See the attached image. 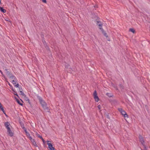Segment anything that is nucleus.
Listing matches in <instances>:
<instances>
[{
  "label": "nucleus",
  "mask_w": 150,
  "mask_h": 150,
  "mask_svg": "<svg viewBox=\"0 0 150 150\" xmlns=\"http://www.w3.org/2000/svg\"><path fill=\"white\" fill-rule=\"evenodd\" d=\"M37 97L39 100L40 104H41L44 109L47 110V112H49V108L47 106V105L45 101L43 100L42 98L41 97L37 96Z\"/></svg>",
  "instance_id": "nucleus-1"
},
{
  "label": "nucleus",
  "mask_w": 150,
  "mask_h": 150,
  "mask_svg": "<svg viewBox=\"0 0 150 150\" xmlns=\"http://www.w3.org/2000/svg\"><path fill=\"white\" fill-rule=\"evenodd\" d=\"M12 80V83L14 85V86L16 88L18 87L19 84L18 83H17V80L15 76L14 78H13L11 79Z\"/></svg>",
  "instance_id": "nucleus-2"
},
{
  "label": "nucleus",
  "mask_w": 150,
  "mask_h": 150,
  "mask_svg": "<svg viewBox=\"0 0 150 150\" xmlns=\"http://www.w3.org/2000/svg\"><path fill=\"white\" fill-rule=\"evenodd\" d=\"M6 73L7 75V76L10 78L11 79L13 78H14V76L11 73V72L9 71H8L7 69H5Z\"/></svg>",
  "instance_id": "nucleus-3"
},
{
  "label": "nucleus",
  "mask_w": 150,
  "mask_h": 150,
  "mask_svg": "<svg viewBox=\"0 0 150 150\" xmlns=\"http://www.w3.org/2000/svg\"><path fill=\"white\" fill-rule=\"evenodd\" d=\"M47 144L48 145V147L49 149V150H56L55 148L53 146L52 144L49 142H50V141H47Z\"/></svg>",
  "instance_id": "nucleus-4"
},
{
  "label": "nucleus",
  "mask_w": 150,
  "mask_h": 150,
  "mask_svg": "<svg viewBox=\"0 0 150 150\" xmlns=\"http://www.w3.org/2000/svg\"><path fill=\"white\" fill-rule=\"evenodd\" d=\"M93 96L94 97V98L95 100L98 102V101L99 100V99L98 97L97 96L96 91H95L93 93Z\"/></svg>",
  "instance_id": "nucleus-5"
},
{
  "label": "nucleus",
  "mask_w": 150,
  "mask_h": 150,
  "mask_svg": "<svg viewBox=\"0 0 150 150\" xmlns=\"http://www.w3.org/2000/svg\"><path fill=\"white\" fill-rule=\"evenodd\" d=\"M139 139L140 141L141 142L142 144L144 146V147L145 148H146L145 146H144V142L143 137H142L141 136L139 135Z\"/></svg>",
  "instance_id": "nucleus-6"
},
{
  "label": "nucleus",
  "mask_w": 150,
  "mask_h": 150,
  "mask_svg": "<svg viewBox=\"0 0 150 150\" xmlns=\"http://www.w3.org/2000/svg\"><path fill=\"white\" fill-rule=\"evenodd\" d=\"M7 132L8 133V134L11 137H12L13 135V133L11 130L10 128H8L7 129Z\"/></svg>",
  "instance_id": "nucleus-7"
},
{
  "label": "nucleus",
  "mask_w": 150,
  "mask_h": 150,
  "mask_svg": "<svg viewBox=\"0 0 150 150\" xmlns=\"http://www.w3.org/2000/svg\"><path fill=\"white\" fill-rule=\"evenodd\" d=\"M118 110L120 112V113H121L123 115L125 114V113H126L125 111L121 108H118Z\"/></svg>",
  "instance_id": "nucleus-8"
},
{
  "label": "nucleus",
  "mask_w": 150,
  "mask_h": 150,
  "mask_svg": "<svg viewBox=\"0 0 150 150\" xmlns=\"http://www.w3.org/2000/svg\"><path fill=\"white\" fill-rule=\"evenodd\" d=\"M4 125L7 129L8 128H10L9 127V125H10V123L8 122H5Z\"/></svg>",
  "instance_id": "nucleus-9"
},
{
  "label": "nucleus",
  "mask_w": 150,
  "mask_h": 150,
  "mask_svg": "<svg viewBox=\"0 0 150 150\" xmlns=\"http://www.w3.org/2000/svg\"><path fill=\"white\" fill-rule=\"evenodd\" d=\"M0 108L1 109V110L4 113L5 115L6 116H7L2 105L0 106Z\"/></svg>",
  "instance_id": "nucleus-10"
},
{
  "label": "nucleus",
  "mask_w": 150,
  "mask_h": 150,
  "mask_svg": "<svg viewBox=\"0 0 150 150\" xmlns=\"http://www.w3.org/2000/svg\"><path fill=\"white\" fill-rule=\"evenodd\" d=\"M0 11L3 13H5L6 12V10L4 9L3 7H0Z\"/></svg>",
  "instance_id": "nucleus-11"
},
{
  "label": "nucleus",
  "mask_w": 150,
  "mask_h": 150,
  "mask_svg": "<svg viewBox=\"0 0 150 150\" xmlns=\"http://www.w3.org/2000/svg\"><path fill=\"white\" fill-rule=\"evenodd\" d=\"M20 94L23 96L25 97L26 96L24 93L22 91H20Z\"/></svg>",
  "instance_id": "nucleus-12"
},
{
  "label": "nucleus",
  "mask_w": 150,
  "mask_h": 150,
  "mask_svg": "<svg viewBox=\"0 0 150 150\" xmlns=\"http://www.w3.org/2000/svg\"><path fill=\"white\" fill-rule=\"evenodd\" d=\"M20 94L23 96L25 97L26 96L24 93L22 91H20Z\"/></svg>",
  "instance_id": "nucleus-13"
},
{
  "label": "nucleus",
  "mask_w": 150,
  "mask_h": 150,
  "mask_svg": "<svg viewBox=\"0 0 150 150\" xmlns=\"http://www.w3.org/2000/svg\"><path fill=\"white\" fill-rule=\"evenodd\" d=\"M106 95L109 97H111L113 96L112 94L110 93H107Z\"/></svg>",
  "instance_id": "nucleus-14"
},
{
  "label": "nucleus",
  "mask_w": 150,
  "mask_h": 150,
  "mask_svg": "<svg viewBox=\"0 0 150 150\" xmlns=\"http://www.w3.org/2000/svg\"><path fill=\"white\" fill-rule=\"evenodd\" d=\"M16 101L18 104H19L20 105H22V106L23 105V104L22 103H21L20 100L18 99H16Z\"/></svg>",
  "instance_id": "nucleus-15"
},
{
  "label": "nucleus",
  "mask_w": 150,
  "mask_h": 150,
  "mask_svg": "<svg viewBox=\"0 0 150 150\" xmlns=\"http://www.w3.org/2000/svg\"><path fill=\"white\" fill-rule=\"evenodd\" d=\"M26 134V135L27 136V137L28 138H29V139H30V138H32V137L30 136V134L29 132L27 133Z\"/></svg>",
  "instance_id": "nucleus-16"
},
{
  "label": "nucleus",
  "mask_w": 150,
  "mask_h": 150,
  "mask_svg": "<svg viewBox=\"0 0 150 150\" xmlns=\"http://www.w3.org/2000/svg\"><path fill=\"white\" fill-rule=\"evenodd\" d=\"M129 31L134 33L135 32V30L133 28H130L129 29Z\"/></svg>",
  "instance_id": "nucleus-17"
},
{
  "label": "nucleus",
  "mask_w": 150,
  "mask_h": 150,
  "mask_svg": "<svg viewBox=\"0 0 150 150\" xmlns=\"http://www.w3.org/2000/svg\"><path fill=\"white\" fill-rule=\"evenodd\" d=\"M32 143L33 145L35 147H37L38 146L37 145L36 142L35 141L34 142H33Z\"/></svg>",
  "instance_id": "nucleus-18"
},
{
  "label": "nucleus",
  "mask_w": 150,
  "mask_h": 150,
  "mask_svg": "<svg viewBox=\"0 0 150 150\" xmlns=\"http://www.w3.org/2000/svg\"><path fill=\"white\" fill-rule=\"evenodd\" d=\"M12 90H13V92L15 93L14 94V95L18 97H19L18 96V94H17V92L16 91H15L13 89Z\"/></svg>",
  "instance_id": "nucleus-19"
},
{
  "label": "nucleus",
  "mask_w": 150,
  "mask_h": 150,
  "mask_svg": "<svg viewBox=\"0 0 150 150\" xmlns=\"http://www.w3.org/2000/svg\"><path fill=\"white\" fill-rule=\"evenodd\" d=\"M123 115L124 117L127 118H128V115L126 113H125V114Z\"/></svg>",
  "instance_id": "nucleus-20"
},
{
  "label": "nucleus",
  "mask_w": 150,
  "mask_h": 150,
  "mask_svg": "<svg viewBox=\"0 0 150 150\" xmlns=\"http://www.w3.org/2000/svg\"><path fill=\"white\" fill-rule=\"evenodd\" d=\"M30 140V141H31V142L33 143V142H34L35 140L34 139H33L32 137L31 138H30V139H29Z\"/></svg>",
  "instance_id": "nucleus-21"
},
{
  "label": "nucleus",
  "mask_w": 150,
  "mask_h": 150,
  "mask_svg": "<svg viewBox=\"0 0 150 150\" xmlns=\"http://www.w3.org/2000/svg\"><path fill=\"white\" fill-rule=\"evenodd\" d=\"M37 136L39 138H40V139H41L42 138V136H40V135L37 134Z\"/></svg>",
  "instance_id": "nucleus-22"
},
{
  "label": "nucleus",
  "mask_w": 150,
  "mask_h": 150,
  "mask_svg": "<svg viewBox=\"0 0 150 150\" xmlns=\"http://www.w3.org/2000/svg\"><path fill=\"white\" fill-rule=\"evenodd\" d=\"M18 88L19 90V92L20 91H22V89L21 86H18Z\"/></svg>",
  "instance_id": "nucleus-23"
},
{
  "label": "nucleus",
  "mask_w": 150,
  "mask_h": 150,
  "mask_svg": "<svg viewBox=\"0 0 150 150\" xmlns=\"http://www.w3.org/2000/svg\"><path fill=\"white\" fill-rule=\"evenodd\" d=\"M0 72L1 73V74L2 75V76L3 77H4V75L3 74V73L2 71L1 70H0Z\"/></svg>",
  "instance_id": "nucleus-24"
},
{
  "label": "nucleus",
  "mask_w": 150,
  "mask_h": 150,
  "mask_svg": "<svg viewBox=\"0 0 150 150\" xmlns=\"http://www.w3.org/2000/svg\"><path fill=\"white\" fill-rule=\"evenodd\" d=\"M23 128H25V129H24V131H25V133L26 134H27V133H28V132L27 131V130L24 127H23Z\"/></svg>",
  "instance_id": "nucleus-25"
},
{
  "label": "nucleus",
  "mask_w": 150,
  "mask_h": 150,
  "mask_svg": "<svg viewBox=\"0 0 150 150\" xmlns=\"http://www.w3.org/2000/svg\"><path fill=\"white\" fill-rule=\"evenodd\" d=\"M42 2L45 3H47L46 0H42Z\"/></svg>",
  "instance_id": "nucleus-26"
},
{
  "label": "nucleus",
  "mask_w": 150,
  "mask_h": 150,
  "mask_svg": "<svg viewBox=\"0 0 150 150\" xmlns=\"http://www.w3.org/2000/svg\"><path fill=\"white\" fill-rule=\"evenodd\" d=\"M98 108L99 110H100L101 108V106L100 105H99L98 106Z\"/></svg>",
  "instance_id": "nucleus-27"
},
{
  "label": "nucleus",
  "mask_w": 150,
  "mask_h": 150,
  "mask_svg": "<svg viewBox=\"0 0 150 150\" xmlns=\"http://www.w3.org/2000/svg\"><path fill=\"white\" fill-rule=\"evenodd\" d=\"M41 139H42V141L44 143H45V140H44V139H43V138H42Z\"/></svg>",
  "instance_id": "nucleus-28"
},
{
  "label": "nucleus",
  "mask_w": 150,
  "mask_h": 150,
  "mask_svg": "<svg viewBox=\"0 0 150 150\" xmlns=\"http://www.w3.org/2000/svg\"><path fill=\"white\" fill-rule=\"evenodd\" d=\"M98 25L100 27H102V24H101V23L98 24Z\"/></svg>",
  "instance_id": "nucleus-29"
},
{
  "label": "nucleus",
  "mask_w": 150,
  "mask_h": 150,
  "mask_svg": "<svg viewBox=\"0 0 150 150\" xmlns=\"http://www.w3.org/2000/svg\"><path fill=\"white\" fill-rule=\"evenodd\" d=\"M104 35L106 37H108V36L107 35V34L106 33H105L104 34Z\"/></svg>",
  "instance_id": "nucleus-30"
},
{
  "label": "nucleus",
  "mask_w": 150,
  "mask_h": 150,
  "mask_svg": "<svg viewBox=\"0 0 150 150\" xmlns=\"http://www.w3.org/2000/svg\"><path fill=\"white\" fill-rule=\"evenodd\" d=\"M2 105L1 104V103H0V106L1 105Z\"/></svg>",
  "instance_id": "nucleus-31"
},
{
  "label": "nucleus",
  "mask_w": 150,
  "mask_h": 150,
  "mask_svg": "<svg viewBox=\"0 0 150 150\" xmlns=\"http://www.w3.org/2000/svg\"><path fill=\"white\" fill-rule=\"evenodd\" d=\"M100 29H101V28H100Z\"/></svg>",
  "instance_id": "nucleus-32"
},
{
  "label": "nucleus",
  "mask_w": 150,
  "mask_h": 150,
  "mask_svg": "<svg viewBox=\"0 0 150 150\" xmlns=\"http://www.w3.org/2000/svg\"><path fill=\"white\" fill-rule=\"evenodd\" d=\"M1 4V0H0V4Z\"/></svg>",
  "instance_id": "nucleus-33"
},
{
  "label": "nucleus",
  "mask_w": 150,
  "mask_h": 150,
  "mask_svg": "<svg viewBox=\"0 0 150 150\" xmlns=\"http://www.w3.org/2000/svg\"><path fill=\"white\" fill-rule=\"evenodd\" d=\"M98 23L99 22L98 21H97Z\"/></svg>",
  "instance_id": "nucleus-34"
},
{
  "label": "nucleus",
  "mask_w": 150,
  "mask_h": 150,
  "mask_svg": "<svg viewBox=\"0 0 150 150\" xmlns=\"http://www.w3.org/2000/svg\"><path fill=\"white\" fill-rule=\"evenodd\" d=\"M9 86H10V84L9 83Z\"/></svg>",
  "instance_id": "nucleus-35"
}]
</instances>
